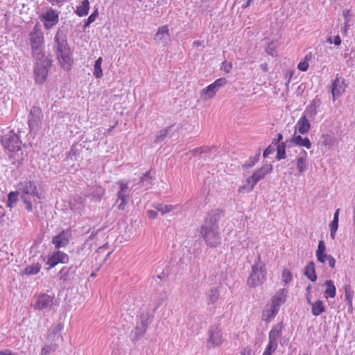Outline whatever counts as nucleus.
<instances>
[{
    "mask_svg": "<svg viewBox=\"0 0 355 355\" xmlns=\"http://www.w3.org/2000/svg\"><path fill=\"white\" fill-rule=\"evenodd\" d=\"M272 171V166L270 164L263 165L261 168L257 169L247 179L248 185L241 186L239 188L238 191L240 193L250 192L254 189V186L260 180L264 179L266 176L270 174Z\"/></svg>",
    "mask_w": 355,
    "mask_h": 355,
    "instance_id": "f03ea898",
    "label": "nucleus"
},
{
    "mask_svg": "<svg viewBox=\"0 0 355 355\" xmlns=\"http://www.w3.org/2000/svg\"><path fill=\"white\" fill-rule=\"evenodd\" d=\"M103 59L101 57H99L95 62L94 67V76L96 78H101L103 76V71L101 69Z\"/></svg>",
    "mask_w": 355,
    "mask_h": 355,
    "instance_id": "473e14b6",
    "label": "nucleus"
},
{
    "mask_svg": "<svg viewBox=\"0 0 355 355\" xmlns=\"http://www.w3.org/2000/svg\"><path fill=\"white\" fill-rule=\"evenodd\" d=\"M98 15V9H96L89 16V17L87 18V21L85 22L84 26L85 27H87L90 25V24H92V22H94L97 16Z\"/></svg>",
    "mask_w": 355,
    "mask_h": 355,
    "instance_id": "a18cd8bd",
    "label": "nucleus"
},
{
    "mask_svg": "<svg viewBox=\"0 0 355 355\" xmlns=\"http://www.w3.org/2000/svg\"><path fill=\"white\" fill-rule=\"evenodd\" d=\"M147 214H148V217L150 218L151 219H155L157 216V212L154 210H148L147 211Z\"/></svg>",
    "mask_w": 355,
    "mask_h": 355,
    "instance_id": "8fccbe9b",
    "label": "nucleus"
},
{
    "mask_svg": "<svg viewBox=\"0 0 355 355\" xmlns=\"http://www.w3.org/2000/svg\"><path fill=\"white\" fill-rule=\"evenodd\" d=\"M338 227V220H333L329 224L330 236L332 239H335V234Z\"/></svg>",
    "mask_w": 355,
    "mask_h": 355,
    "instance_id": "a19ab883",
    "label": "nucleus"
},
{
    "mask_svg": "<svg viewBox=\"0 0 355 355\" xmlns=\"http://www.w3.org/2000/svg\"><path fill=\"white\" fill-rule=\"evenodd\" d=\"M307 301L309 304H311V300L309 297H307Z\"/></svg>",
    "mask_w": 355,
    "mask_h": 355,
    "instance_id": "338daca9",
    "label": "nucleus"
},
{
    "mask_svg": "<svg viewBox=\"0 0 355 355\" xmlns=\"http://www.w3.org/2000/svg\"><path fill=\"white\" fill-rule=\"evenodd\" d=\"M32 54L36 58L47 57L44 53V39L42 32L36 26L30 33Z\"/></svg>",
    "mask_w": 355,
    "mask_h": 355,
    "instance_id": "20e7f679",
    "label": "nucleus"
},
{
    "mask_svg": "<svg viewBox=\"0 0 355 355\" xmlns=\"http://www.w3.org/2000/svg\"><path fill=\"white\" fill-rule=\"evenodd\" d=\"M294 75V71L293 70H287L285 73V76L286 78H288L287 84H289L291 82V80L292 77Z\"/></svg>",
    "mask_w": 355,
    "mask_h": 355,
    "instance_id": "de8ad7c7",
    "label": "nucleus"
},
{
    "mask_svg": "<svg viewBox=\"0 0 355 355\" xmlns=\"http://www.w3.org/2000/svg\"><path fill=\"white\" fill-rule=\"evenodd\" d=\"M340 211V209H337L336 210V211L334 213V219L333 220H338V216H339Z\"/></svg>",
    "mask_w": 355,
    "mask_h": 355,
    "instance_id": "6e6d98bb",
    "label": "nucleus"
},
{
    "mask_svg": "<svg viewBox=\"0 0 355 355\" xmlns=\"http://www.w3.org/2000/svg\"><path fill=\"white\" fill-rule=\"evenodd\" d=\"M305 113H307L310 116H315L317 114V105L314 101H313L306 109Z\"/></svg>",
    "mask_w": 355,
    "mask_h": 355,
    "instance_id": "c03bdc74",
    "label": "nucleus"
},
{
    "mask_svg": "<svg viewBox=\"0 0 355 355\" xmlns=\"http://www.w3.org/2000/svg\"><path fill=\"white\" fill-rule=\"evenodd\" d=\"M55 40L56 42L55 53L59 64L65 71L71 70L73 60L67 40L64 37L60 39L58 33Z\"/></svg>",
    "mask_w": 355,
    "mask_h": 355,
    "instance_id": "f257e3e1",
    "label": "nucleus"
},
{
    "mask_svg": "<svg viewBox=\"0 0 355 355\" xmlns=\"http://www.w3.org/2000/svg\"><path fill=\"white\" fill-rule=\"evenodd\" d=\"M117 184H119L120 187V189L118 191L117 194L128 193V184L127 182H125L123 180H119L117 182Z\"/></svg>",
    "mask_w": 355,
    "mask_h": 355,
    "instance_id": "37998d69",
    "label": "nucleus"
},
{
    "mask_svg": "<svg viewBox=\"0 0 355 355\" xmlns=\"http://www.w3.org/2000/svg\"><path fill=\"white\" fill-rule=\"evenodd\" d=\"M285 144L284 143H282V144L279 145L277 148V155L276 158L278 160L283 159L286 157V151H285Z\"/></svg>",
    "mask_w": 355,
    "mask_h": 355,
    "instance_id": "58836bf2",
    "label": "nucleus"
},
{
    "mask_svg": "<svg viewBox=\"0 0 355 355\" xmlns=\"http://www.w3.org/2000/svg\"><path fill=\"white\" fill-rule=\"evenodd\" d=\"M53 302V297L44 293L37 297V301L33 306L35 309L42 310L51 306Z\"/></svg>",
    "mask_w": 355,
    "mask_h": 355,
    "instance_id": "2eb2a0df",
    "label": "nucleus"
},
{
    "mask_svg": "<svg viewBox=\"0 0 355 355\" xmlns=\"http://www.w3.org/2000/svg\"><path fill=\"white\" fill-rule=\"evenodd\" d=\"M311 305V313L315 316L320 315L325 311V306L322 300H317Z\"/></svg>",
    "mask_w": 355,
    "mask_h": 355,
    "instance_id": "393cba45",
    "label": "nucleus"
},
{
    "mask_svg": "<svg viewBox=\"0 0 355 355\" xmlns=\"http://www.w3.org/2000/svg\"><path fill=\"white\" fill-rule=\"evenodd\" d=\"M72 267H62L58 272L59 279L63 282L70 279L71 270Z\"/></svg>",
    "mask_w": 355,
    "mask_h": 355,
    "instance_id": "c756f323",
    "label": "nucleus"
},
{
    "mask_svg": "<svg viewBox=\"0 0 355 355\" xmlns=\"http://www.w3.org/2000/svg\"><path fill=\"white\" fill-rule=\"evenodd\" d=\"M69 261V257L65 252L57 250L53 252L49 255L46 261V265L49 266L48 269H51L56 266L59 263L66 264Z\"/></svg>",
    "mask_w": 355,
    "mask_h": 355,
    "instance_id": "1a4fd4ad",
    "label": "nucleus"
},
{
    "mask_svg": "<svg viewBox=\"0 0 355 355\" xmlns=\"http://www.w3.org/2000/svg\"><path fill=\"white\" fill-rule=\"evenodd\" d=\"M326 251V246L324 241L320 240L318 242V249L315 252V256L317 259H321L322 253H324Z\"/></svg>",
    "mask_w": 355,
    "mask_h": 355,
    "instance_id": "4c0bfd02",
    "label": "nucleus"
},
{
    "mask_svg": "<svg viewBox=\"0 0 355 355\" xmlns=\"http://www.w3.org/2000/svg\"><path fill=\"white\" fill-rule=\"evenodd\" d=\"M18 192H10L8 194V205L9 207L12 206V204L15 203L17 201Z\"/></svg>",
    "mask_w": 355,
    "mask_h": 355,
    "instance_id": "49530a36",
    "label": "nucleus"
},
{
    "mask_svg": "<svg viewBox=\"0 0 355 355\" xmlns=\"http://www.w3.org/2000/svg\"><path fill=\"white\" fill-rule=\"evenodd\" d=\"M225 342L223 328L220 324L211 325L207 331L206 347L209 349H215L223 345Z\"/></svg>",
    "mask_w": 355,
    "mask_h": 355,
    "instance_id": "39448f33",
    "label": "nucleus"
},
{
    "mask_svg": "<svg viewBox=\"0 0 355 355\" xmlns=\"http://www.w3.org/2000/svg\"><path fill=\"white\" fill-rule=\"evenodd\" d=\"M89 10V2L88 0H83L81 5L78 6L76 13L79 17H84L88 14Z\"/></svg>",
    "mask_w": 355,
    "mask_h": 355,
    "instance_id": "a878e982",
    "label": "nucleus"
},
{
    "mask_svg": "<svg viewBox=\"0 0 355 355\" xmlns=\"http://www.w3.org/2000/svg\"><path fill=\"white\" fill-rule=\"evenodd\" d=\"M227 81L225 78H220L211 83V85L218 91L220 88L224 87L227 84Z\"/></svg>",
    "mask_w": 355,
    "mask_h": 355,
    "instance_id": "79ce46f5",
    "label": "nucleus"
},
{
    "mask_svg": "<svg viewBox=\"0 0 355 355\" xmlns=\"http://www.w3.org/2000/svg\"><path fill=\"white\" fill-rule=\"evenodd\" d=\"M311 128V123L306 115H302L295 125V129L300 135L308 133Z\"/></svg>",
    "mask_w": 355,
    "mask_h": 355,
    "instance_id": "f3484780",
    "label": "nucleus"
},
{
    "mask_svg": "<svg viewBox=\"0 0 355 355\" xmlns=\"http://www.w3.org/2000/svg\"><path fill=\"white\" fill-rule=\"evenodd\" d=\"M2 355H13L10 350L6 351V352H1Z\"/></svg>",
    "mask_w": 355,
    "mask_h": 355,
    "instance_id": "052dcab7",
    "label": "nucleus"
},
{
    "mask_svg": "<svg viewBox=\"0 0 355 355\" xmlns=\"http://www.w3.org/2000/svg\"><path fill=\"white\" fill-rule=\"evenodd\" d=\"M22 191L24 194H30L36 196L38 199L43 198L42 194L39 193L36 184L32 181H28L25 183Z\"/></svg>",
    "mask_w": 355,
    "mask_h": 355,
    "instance_id": "a211bd4d",
    "label": "nucleus"
},
{
    "mask_svg": "<svg viewBox=\"0 0 355 355\" xmlns=\"http://www.w3.org/2000/svg\"><path fill=\"white\" fill-rule=\"evenodd\" d=\"M164 37H169V31L166 25L162 26L158 28L155 36V40L162 41Z\"/></svg>",
    "mask_w": 355,
    "mask_h": 355,
    "instance_id": "c85d7f7f",
    "label": "nucleus"
},
{
    "mask_svg": "<svg viewBox=\"0 0 355 355\" xmlns=\"http://www.w3.org/2000/svg\"><path fill=\"white\" fill-rule=\"evenodd\" d=\"M176 208V206L171 205H163L159 204L155 207V209L162 213V214H166L168 212H171Z\"/></svg>",
    "mask_w": 355,
    "mask_h": 355,
    "instance_id": "c9c22d12",
    "label": "nucleus"
},
{
    "mask_svg": "<svg viewBox=\"0 0 355 355\" xmlns=\"http://www.w3.org/2000/svg\"><path fill=\"white\" fill-rule=\"evenodd\" d=\"M287 297L288 291L286 288H280L272 296L270 304L279 309V306L286 302Z\"/></svg>",
    "mask_w": 355,
    "mask_h": 355,
    "instance_id": "4468645a",
    "label": "nucleus"
},
{
    "mask_svg": "<svg viewBox=\"0 0 355 355\" xmlns=\"http://www.w3.org/2000/svg\"><path fill=\"white\" fill-rule=\"evenodd\" d=\"M1 143L5 148L10 152H16L21 149L19 137L13 131H10L1 139Z\"/></svg>",
    "mask_w": 355,
    "mask_h": 355,
    "instance_id": "0eeeda50",
    "label": "nucleus"
},
{
    "mask_svg": "<svg viewBox=\"0 0 355 355\" xmlns=\"http://www.w3.org/2000/svg\"><path fill=\"white\" fill-rule=\"evenodd\" d=\"M251 1V0H248L246 2V5L245 6V8L249 6L250 5Z\"/></svg>",
    "mask_w": 355,
    "mask_h": 355,
    "instance_id": "680f3d73",
    "label": "nucleus"
},
{
    "mask_svg": "<svg viewBox=\"0 0 355 355\" xmlns=\"http://www.w3.org/2000/svg\"><path fill=\"white\" fill-rule=\"evenodd\" d=\"M58 14L53 9H49L41 16V19L44 22L46 29L52 28L58 22Z\"/></svg>",
    "mask_w": 355,
    "mask_h": 355,
    "instance_id": "f8f14e48",
    "label": "nucleus"
},
{
    "mask_svg": "<svg viewBox=\"0 0 355 355\" xmlns=\"http://www.w3.org/2000/svg\"><path fill=\"white\" fill-rule=\"evenodd\" d=\"M218 90L210 84L200 92V97L204 101H208L213 98Z\"/></svg>",
    "mask_w": 355,
    "mask_h": 355,
    "instance_id": "412c9836",
    "label": "nucleus"
},
{
    "mask_svg": "<svg viewBox=\"0 0 355 355\" xmlns=\"http://www.w3.org/2000/svg\"><path fill=\"white\" fill-rule=\"evenodd\" d=\"M293 142L295 145L305 147L306 149L311 148V143L308 137H302L301 135H296L295 133L293 137Z\"/></svg>",
    "mask_w": 355,
    "mask_h": 355,
    "instance_id": "5701e85b",
    "label": "nucleus"
},
{
    "mask_svg": "<svg viewBox=\"0 0 355 355\" xmlns=\"http://www.w3.org/2000/svg\"><path fill=\"white\" fill-rule=\"evenodd\" d=\"M223 215V211L219 209L211 210L207 218H205V223L203 226H208L214 228H218L217 223L220 220Z\"/></svg>",
    "mask_w": 355,
    "mask_h": 355,
    "instance_id": "ddd939ff",
    "label": "nucleus"
},
{
    "mask_svg": "<svg viewBox=\"0 0 355 355\" xmlns=\"http://www.w3.org/2000/svg\"><path fill=\"white\" fill-rule=\"evenodd\" d=\"M218 228L208 226H202L200 233L206 241L211 246H216L220 243V236L216 231Z\"/></svg>",
    "mask_w": 355,
    "mask_h": 355,
    "instance_id": "6e6552de",
    "label": "nucleus"
},
{
    "mask_svg": "<svg viewBox=\"0 0 355 355\" xmlns=\"http://www.w3.org/2000/svg\"><path fill=\"white\" fill-rule=\"evenodd\" d=\"M277 348V344H274L268 341V343L263 353V355H271Z\"/></svg>",
    "mask_w": 355,
    "mask_h": 355,
    "instance_id": "ea45409f",
    "label": "nucleus"
},
{
    "mask_svg": "<svg viewBox=\"0 0 355 355\" xmlns=\"http://www.w3.org/2000/svg\"><path fill=\"white\" fill-rule=\"evenodd\" d=\"M327 42H328L329 44H332V43H333L332 39H331V37H329V38L327 39Z\"/></svg>",
    "mask_w": 355,
    "mask_h": 355,
    "instance_id": "e2e57ef3",
    "label": "nucleus"
},
{
    "mask_svg": "<svg viewBox=\"0 0 355 355\" xmlns=\"http://www.w3.org/2000/svg\"><path fill=\"white\" fill-rule=\"evenodd\" d=\"M298 355H308V354H305V353H302V354L300 353V354H299Z\"/></svg>",
    "mask_w": 355,
    "mask_h": 355,
    "instance_id": "774afa93",
    "label": "nucleus"
},
{
    "mask_svg": "<svg viewBox=\"0 0 355 355\" xmlns=\"http://www.w3.org/2000/svg\"><path fill=\"white\" fill-rule=\"evenodd\" d=\"M223 70L226 72V73H229L232 67V64L231 62H229V63H227V62H223Z\"/></svg>",
    "mask_w": 355,
    "mask_h": 355,
    "instance_id": "09e8293b",
    "label": "nucleus"
},
{
    "mask_svg": "<svg viewBox=\"0 0 355 355\" xmlns=\"http://www.w3.org/2000/svg\"><path fill=\"white\" fill-rule=\"evenodd\" d=\"M71 237V231L70 229L62 230L58 235L52 239V243L56 249L67 246Z\"/></svg>",
    "mask_w": 355,
    "mask_h": 355,
    "instance_id": "9b49d317",
    "label": "nucleus"
},
{
    "mask_svg": "<svg viewBox=\"0 0 355 355\" xmlns=\"http://www.w3.org/2000/svg\"><path fill=\"white\" fill-rule=\"evenodd\" d=\"M312 58L311 53L306 54L304 58L298 63L297 69L301 71H306L309 67V61Z\"/></svg>",
    "mask_w": 355,
    "mask_h": 355,
    "instance_id": "cd10ccee",
    "label": "nucleus"
},
{
    "mask_svg": "<svg viewBox=\"0 0 355 355\" xmlns=\"http://www.w3.org/2000/svg\"><path fill=\"white\" fill-rule=\"evenodd\" d=\"M41 269V266L39 263H33L28 266L24 269V273L27 275L37 274Z\"/></svg>",
    "mask_w": 355,
    "mask_h": 355,
    "instance_id": "2f4dec72",
    "label": "nucleus"
},
{
    "mask_svg": "<svg viewBox=\"0 0 355 355\" xmlns=\"http://www.w3.org/2000/svg\"><path fill=\"white\" fill-rule=\"evenodd\" d=\"M304 275L311 282H315L317 280L315 263L313 261H310L304 268Z\"/></svg>",
    "mask_w": 355,
    "mask_h": 355,
    "instance_id": "aec40b11",
    "label": "nucleus"
},
{
    "mask_svg": "<svg viewBox=\"0 0 355 355\" xmlns=\"http://www.w3.org/2000/svg\"><path fill=\"white\" fill-rule=\"evenodd\" d=\"M270 153H271V150H270V148L268 147L266 149H265V150L263 151V156L264 157H266Z\"/></svg>",
    "mask_w": 355,
    "mask_h": 355,
    "instance_id": "4d7b16f0",
    "label": "nucleus"
},
{
    "mask_svg": "<svg viewBox=\"0 0 355 355\" xmlns=\"http://www.w3.org/2000/svg\"><path fill=\"white\" fill-rule=\"evenodd\" d=\"M284 329L283 322L274 325L269 332V342L278 345V340L281 338Z\"/></svg>",
    "mask_w": 355,
    "mask_h": 355,
    "instance_id": "dca6fc26",
    "label": "nucleus"
},
{
    "mask_svg": "<svg viewBox=\"0 0 355 355\" xmlns=\"http://www.w3.org/2000/svg\"><path fill=\"white\" fill-rule=\"evenodd\" d=\"M278 308L273 306L271 304L263 310L262 313V318L266 322H268L273 319L279 312Z\"/></svg>",
    "mask_w": 355,
    "mask_h": 355,
    "instance_id": "6ab92c4d",
    "label": "nucleus"
},
{
    "mask_svg": "<svg viewBox=\"0 0 355 355\" xmlns=\"http://www.w3.org/2000/svg\"><path fill=\"white\" fill-rule=\"evenodd\" d=\"M24 202L26 205L27 210L32 211L33 207L31 202L30 201L26 200V199L24 200Z\"/></svg>",
    "mask_w": 355,
    "mask_h": 355,
    "instance_id": "603ef678",
    "label": "nucleus"
},
{
    "mask_svg": "<svg viewBox=\"0 0 355 355\" xmlns=\"http://www.w3.org/2000/svg\"><path fill=\"white\" fill-rule=\"evenodd\" d=\"M128 197H129V194L128 193L117 194V200H120V203L118 205V209L119 210H123V211L125 210V207H126L127 203H128Z\"/></svg>",
    "mask_w": 355,
    "mask_h": 355,
    "instance_id": "72a5a7b5",
    "label": "nucleus"
},
{
    "mask_svg": "<svg viewBox=\"0 0 355 355\" xmlns=\"http://www.w3.org/2000/svg\"><path fill=\"white\" fill-rule=\"evenodd\" d=\"M347 87V85L345 83V80L337 74L331 85L332 100L334 102L336 101L337 98L344 94Z\"/></svg>",
    "mask_w": 355,
    "mask_h": 355,
    "instance_id": "9d476101",
    "label": "nucleus"
},
{
    "mask_svg": "<svg viewBox=\"0 0 355 355\" xmlns=\"http://www.w3.org/2000/svg\"><path fill=\"white\" fill-rule=\"evenodd\" d=\"M265 279V266L261 263V259L260 255H259L255 263L252 266L251 272L247 280V284L250 288H254L262 284Z\"/></svg>",
    "mask_w": 355,
    "mask_h": 355,
    "instance_id": "7ed1b4c3",
    "label": "nucleus"
},
{
    "mask_svg": "<svg viewBox=\"0 0 355 355\" xmlns=\"http://www.w3.org/2000/svg\"><path fill=\"white\" fill-rule=\"evenodd\" d=\"M219 299V291L217 288H212L208 293V303L214 304Z\"/></svg>",
    "mask_w": 355,
    "mask_h": 355,
    "instance_id": "f704fd0d",
    "label": "nucleus"
},
{
    "mask_svg": "<svg viewBox=\"0 0 355 355\" xmlns=\"http://www.w3.org/2000/svg\"><path fill=\"white\" fill-rule=\"evenodd\" d=\"M77 201L81 204H83L84 202H85V199L84 198H83L82 196H77Z\"/></svg>",
    "mask_w": 355,
    "mask_h": 355,
    "instance_id": "13d9d810",
    "label": "nucleus"
},
{
    "mask_svg": "<svg viewBox=\"0 0 355 355\" xmlns=\"http://www.w3.org/2000/svg\"><path fill=\"white\" fill-rule=\"evenodd\" d=\"M51 65L52 60L50 56L36 58L34 78L37 83L42 84L46 81Z\"/></svg>",
    "mask_w": 355,
    "mask_h": 355,
    "instance_id": "423d86ee",
    "label": "nucleus"
},
{
    "mask_svg": "<svg viewBox=\"0 0 355 355\" xmlns=\"http://www.w3.org/2000/svg\"><path fill=\"white\" fill-rule=\"evenodd\" d=\"M90 276H91L92 277H95V276H96V272H92V273H91V275H90Z\"/></svg>",
    "mask_w": 355,
    "mask_h": 355,
    "instance_id": "69168bd1",
    "label": "nucleus"
},
{
    "mask_svg": "<svg viewBox=\"0 0 355 355\" xmlns=\"http://www.w3.org/2000/svg\"><path fill=\"white\" fill-rule=\"evenodd\" d=\"M343 288L345 291V300L348 305L349 309L352 311L354 292L349 284L345 285Z\"/></svg>",
    "mask_w": 355,
    "mask_h": 355,
    "instance_id": "4be33fe9",
    "label": "nucleus"
},
{
    "mask_svg": "<svg viewBox=\"0 0 355 355\" xmlns=\"http://www.w3.org/2000/svg\"><path fill=\"white\" fill-rule=\"evenodd\" d=\"M47 1H48L49 2H50V3H53V2H55H55H59V1H60V0H47Z\"/></svg>",
    "mask_w": 355,
    "mask_h": 355,
    "instance_id": "0e129e2a",
    "label": "nucleus"
},
{
    "mask_svg": "<svg viewBox=\"0 0 355 355\" xmlns=\"http://www.w3.org/2000/svg\"><path fill=\"white\" fill-rule=\"evenodd\" d=\"M241 355H250V350H247L245 349L242 352Z\"/></svg>",
    "mask_w": 355,
    "mask_h": 355,
    "instance_id": "bf43d9fd",
    "label": "nucleus"
},
{
    "mask_svg": "<svg viewBox=\"0 0 355 355\" xmlns=\"http://www.w3.org/2000/svg\"><path fill=\"white\" fill-rule=\"evenodd\" d=\"M318 261L321 263H324L326 261L328 262L329 266L331 268H334L336 266V259L331 256L327 254L326 252L322 253L321 259H317Z\"/></svg>",
    "mask_w": 355,
    "mask_h": 355,
    "instance_id": "7c9ffc66",
    "label": "nucleus"
},
{
    "mask_svg": "<svg viewBox=\"0 0 355 355\" xmlns=\"http://www.w3.org/2000/svg\"><path fill=\"white\" fill-rule=\"evenodd\" d=\"M282 279L284 284H288L293 281L292 272L288 268H284L282 272Z\"/></svg>",
    "mask_w": 355,
    "mask_h": 355,
    "instance_id": "e433bc0d",
    "label": "nucleus"
},
{
    "mask_svg": "<svg viewBox=\"0 0 355 355\" xmlns=\"http://www.w3.org/2000/svg\"><path fill=\"white\" fill-rule=\"evenodd\" d=\"M333 43L336 45V46H339L341 44V39H340V37L339 35H336L334 39V42Z\"/></svg>",
    "mask_w": 355,
    "mask_h": 355,
    "instance_id": "3c124183",
    "label": "nucleus"
},
{
    "mask_svg": "<svg viewBox=\"0 0 355 355\" xmlns=\"http://www.w3.org/2000/svg\"><path fill=\"white\" fill-rule=\"evenodd\" d=\"M296 165L298 172L303 173L307 168V153L304 152V156L299 157L296 159Z\"/></svg>",
    "mask_w": 355,
    "mask_h": 355,
    "instance_id": "b1692460",
    "label": "nucleus"
},
{
    "mask_svg": "<svg viewBox=\"0 0 355 355\" xmlns=\"http://www.w3.org/2000/svg\"><path fill=\"white\" fill-rule=\"evenodd\" d=\"M191 153L193 154H196V153H203V150H202L201 148H196L193 150H191Z\"/></svg>",
    "mask_w": 355,
    "mask_h": 355,
    "instance_id": "5fc2aeb1",
    "label": "nucleus"
},
{
    "mask_svg": "<svg viewBox=\"0 0 355 355\" xmlns=\"http://www.w3.org/2000/svg\"><path fill=\"white\" fill-rule=\"evenodd\" d=\"M327 288L324 293L327 297L334 298L336 296V288L331 280H327L324 283Z\"/></svg>",
    "mask_w": 355,
    "mask_h": 355,
    "instance_id": "bb28decb",
    "label": "nucleus"
},
{
    "mask_svg": "<svg viewBox=\"0 0 355 355\" xmlns=\"http://www.w3.org/2000/svg\"><path fill=\"white\" fill-rule=\"evenodd\" d=\"M282 138H283L282 135V134H280V133H279V134L277 135V139H274V140H273V143H274V144H276V143L279 142V141L282 139Z\"/></svg>",
    "mask_w": 355,
    "mask_h": 355,
    "instance_id": "864d4df0",
    "label": "nucleus"
}]
</instances>
